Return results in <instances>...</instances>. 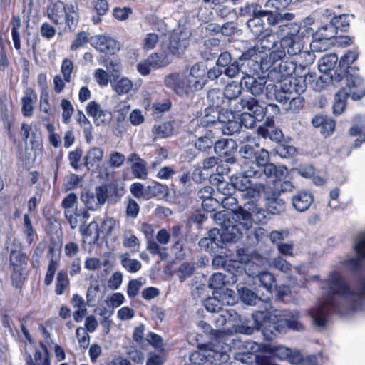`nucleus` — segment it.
<instances>
[{
	"label": "nucleus",
	"mask_w": 365,
	"mask_h": 365,
	"mask_svg": "<svg viewBox=\"0 0 365 365\" xmlns=\"http://www.w3.org/2000/svg\"><path fill=\"white\" fill-rule=\"evenodd\" d=\"M365 304V279L361 282L356 292L351 291L341 273L336 270L329 272L320 282L317 306L310 314L317 327H323L327 322L331 309L343 312L344 310L361 309Z\"/></svg>",
	"instance_id": "obj_1"
},
{
	"label": "nucleus",
	"mask_w": 365,
	"mask_h": 365,
	"mask_svg": "<svg viewBox=\"0 0 365 365\" xmlns=\"http://www.w3.org/2000/svg\"><path fill=\"white\" fill-rule=\"evenodd\" d=\"M272 315L277 318L279 316V311L267 309L265 311H257L253 313L252 315L253 327H248L245 334H251L254 329L263 327L264 335L271 339L272 336L267 333L271 328L274 329L279 333L286 332L287 329L297 331L304 330V326L299 320L300 313L298 311L293 310L285 312L282 318L277 320L272 318Z\"/></svg>",
	"instance_id": "obj_2"
},
{
	"label": "nucleus",
	"mask_w": 365,
	"mask_h": 365,
	"mask_svg": "<svg viewBox=\"0 0 365 365\" xmlns=\"http://www.w3.org/2000/svg\"><path fill=\"white\" fill-rule=\"evenodd\" d=\"M246 210L232 213V220L235 224L226 225L224 222L225 230L221 233L222 240L226 242L237 241L245 231L252 226V221L257 224L264 223L266 219L265 210L255 204L252 206L245 205Z\"/></svg>",
	"instance_id": "obj_3"
},
{
	"label": "nucleus",
	"mask_w": 365,
	"mask_h": 365,
	"mask_svg": "<svg viewBox=\"0 0 365 365\" xmlns=\"http://www.w3.org/2000/svg\"><path fill=\"white\" fill-rule=\"evenodd\" d=\"M312 74H305L304 76L287 77L279 81H273L274 84L275 99L285 103L288 102L289 97L297 93H303L307 88V82L312 80Z\"/></svg>",
	"instance_id": "obj_4"
},
{
	"label": "nucleus",
	"mask_w": 365,
	"mask_h": 365,
	"mask_svg": "<svg viewBox=\"0 0 365 365\" xmlns=\"http://www.w3.org/2000/svg\"><path fill=\"white\" fill-rule=\"evenodd\" d=\"M67 10L68 11L62 1L51 2L47 7V16L55 24H61L66 22L71 29L78 21L77 4L72 2L68 4Z\"/></svg>",
	"instance_id": "obj_5"
},
{
	"label": "nucleus",
	"mask_w": 365,
	"mask_h": 365,
	"mask_svg": "<svg viewBox=\"0 0 365 365\" xmlns=\"http://www.w3.org/2000/svg\"><path fill=\"white\" fill-rule=\"evenodd\" d=\"M238 118L240 126L247 128H253L257 121L263 120L265 115V109L254 98H250L245 103V109L242 110Z\"/></svg>",
	"instance_id": "obj_6"
},
{
	"label": "nucleus",
	"mask_w": 365,
	"mask_h": 365,
	"mask_svg": "<svg viewBox=\"0 0 365 365\" xmlns=\"http://www.w3.org/2000/svg\"><path fill=\"white\" fill-rule=\"evenodd\" d=\"M345 86L339 91L356 101L365 96L364 79L358 74L349 73L346 76Z\"/></svg>",
	"instance_id": "obj_7"
},
{
	"label": "nucleus",
	"mask_w": 365,
	"mask_h": 365,
	"mask_svg": "<svg viewBox=\"0 0 365 365\" xmlns=\"http://www.w3.org/2000/svg\"><path fill=\"white\" fill-rule=\"evenodd\" d=\"M205 352L207 363L213 365H220L227 362L230 359L229 346L227 344L217 341L205 344Z\"/></svg>",
	"instance_id": "obj_8"
},
{
	"label": "nucleus",
	"mask_w": 365,
	"mask_h": 365,
	"mask_svg": "<svg viewBox=\"0 0 365 365\" xmlns=\"http://www.w3.org/2000/svg\"><path fill=\"white\" fill-rule=\"evenodd\" d=\"M354 255H349L343 261L342 264L351 269L355 270L362 265L365 259V232L359 233L353 245Z\"/></svg>",
	"instance_id": "obj_9"
},
{
	"label": "nucleus",
	"mask_w": 365,
	"mask_h": 365,
	"mask_svg": "<svg viewBox=\"0 0 365 365\" xmlns=\"http://www.w3.org/2000/svg\"><path fill=\"white\" fill-rule=\"evenodd\" d=\"M242 85L236 83L228 84L223 92L226 99V107L231 110L241 112L245 109V103L248 100L240 98L239 96L242 92Z\"/></svg>",
	"instance_id": "obj_10"
},
{
	"label": "nucleus",
	"mask_w": 365,
	"mask_h": 365,
	"mask_svg": "<svg viewBox=\"0 0 365 365\" xmlns=\"http://www.w3.org/2000/svg\"><path fill=\"white\" fill-rule=\"evenodd\" d=\"M108 191L106 186H98L93 192H84L81 195V200L87 209L97 210L106 202Z\"/></svg>",
	"instance_id": "obj_11"
},
{
	"label": "nucleus",
	"mask_w": 365,
	"mask_h": 365,
	"mask_svg": "<svg viewBox=\"0 0 365 365\" xmlns=\"http://www.w3.org/2000/svg\"><path fill=\"white\" fill-rule=\"evenodd\" d=\"M87 114L93 118L96 126H106L112 120V114L96 101H90L86 106Z\"/></svg>",
	"instance_id": "obj_12"
},
{
	"label": "nucleus",
	"mask_w": 365,
	"mask_h": 365,
	"mask_svg": "<svg viewBox=\"0 0 365 365\" xmlns=\"http://www.w3.org/2000/svg\"><path fill=\"white\" fill-rule=\"evenodd\" d=\"M212 266L215 268L223 267L230 274H232L231 280L232 283L237 282V274L243 272L244 270L250 269L243 267L241 261L227 260L222 256H215L212 259Z\"/></svg>",
	"instance_id": "obj_13"
},
{
	"label": "nucleus",
	"mask_w": 365,
	"mask_h": 365,
	"mask_svg": "<svg viewBox=\"0 0 365 365\" xmlns=\"http://www.w3.org/2000/svg\"><path fill=\"white\" fill-rule=\"evenodd\" d=\"M242 172L236 175H232L230 178V181L233 183L235 190L237 189L242 192L253 183L250 178H260L259 175V171H255L254 170L250 169L247 165L242 163Z\"/></svg>",
	"instance_id": "obj_14"
},
{
	"label": "nucleus",
	"mask_w": 365,
	"mask_h": 365,
	"mask_svg": "<svg viewBox=\"0 0 365 365\" xmlns=\"http://www.w3.org/2000/svg\"><path fill=\"white\" fill-rule=\"evenodd\" d=\"M164 82L167 87L170 88L178 95L183 96L192 92L190 81L186 78L185 75L177 73H170L165 76Z\"/></svg>",
	"instance_id": "obj_15"
},
{
	"label": "nucleus",
	"mask_w": 365,
	"mask_h": 365,
	"mask_svg": "<svg viewBox=\"0 0 365 365\" xmlns=\"http://www.w3.org/2000/svg\"><path fill=\"white\" fill-rule=\"evenodd\" d=\"M260 349V345L252 341H247L243 344V349L235 354L236 360L244 364H251L255 361V365H257V361L260 358H267L264 356L255 354Z\"/></svg>",
	"instance_id": "obj_16"
},
{
	"label": "nucleus",
	"mask_w": 365,
	"mask_h": 365,
	"mask_svg": "<svg viewBox=\"0 0 365 365\" xmlns=\"http://www.w3.org/2000/svg\"><path fill=\"white\" fill-rule=\"evenodd\" d=\"M190 33L185 31H175L171 36L168 46L169 53L173 56L182 54L189 43Z\"/></svg>",
	"instance_id": "obj_17"
},
{
	"label": "nucleus",
	"mask_w": 365,
	"mask_h": 365,
	"mask_svg": "<svg viewBox=\"0 0 365 365\" xmlns=\"http://www.w3.org/2000/svg\"><path fill=\"white\" fill-rule=\"evenodd\" d=\"M279 195L280 192L278 190H267L264 193L266 208L272 215H279L285 211V201Z\"/></svg>",
	"instance_id": "obj_18"
},
{
	"label": "nucleus",
	"mask_w": 365,
	"mask_h": 365,
	"mask_svg": "<svg viewBox=\"0 0 365 365\" xmlns=\"http://www.w3.org/2000/svg\"><path fill=\"white\" fill-rule=\"evenodd\" d=\"M295 70V65L290 61H282L273 68L268 73V78L271 81H279L287 77H293L292 73Z\"/></svg>",
	"instance_id": "obj_19"
},
{
	"label": "nucleus",
	"mask_w": 365,
	"mask_h": 365,
	"mask_svg": "<svg viewBox=\"0 0 365 365\" xmlns=\"http://www.w3.org/2000/svg\"><path fill=\"white\" fill-rule=\"evenodd\" d=\"M93 46L103 53H114L120 49L119 43L113 38L106 36H98L93 38Z\"/></svg>",
	"instance_id": "obj_20"
},
{
	"label": "nucleus",
	"mask_w": 365,
	"mask_h": 365,
	"mask_svg": "<svg viewBox=\"0 0 365 365\" xmlns=\"http://www.w3.org/2000/svg\"><path fill=\"white\" fill-rule=\"evenodd\" d=\"M281 42L285 51L290 56L297 55L304 47L301 38L297 34H287Z\"/></svg>",
	"instance_id": "obj_21"
},
{
	"label": "nucleus",
	"mask_w": 365,
	"mask_h": 365,
	"mask_svg": "<svg viewBox=\"0 0 365 365\" xmlns=\"http://www.w3.org/2000/svg\"><path fill=\"white\" fill-rule=\"evenodd\" d=\"M222 204L224 207H227L231 211H227L226 213L223 212H217L215 215V220L216 221L220 220L219 222L222 225V232L221 233L225 230V227L223 226L224 222L226 223V225H232L235 224V222H230V218H232V213H235L233 212L234 207H236L237 205V200L236 198L232 197L231 195L224 197L222 198ZM236 212L235 213H237Z\"/></svg>",
	"instance_id": "obj_22"
},
{
	"label": "nucleus",
	"mask_w": 365,
	"mask_h": 365,
	"mask_svg": "<svg viewBox=\"0 0 365 365\" xmlns=\"http://www.w3.org/2000/svg\"><path fill=\"white\" fill-rule=\"evenodd\" d=\"M218 108L215 107H207L204 110V114L201 118H195L190 121L189 130L194 131L192 128L200 123L203 127H207L217 123Z\"/></svg>",
	"instance_id": "obj_23"
},
{
	"label": "nucleus",
	"mask_w": 365,
	"mask_h": 365,
	"mask_svg": "<svg viewBox=\"0 0 365 365\" xmlns=\"http://www.w3.org/2000/svg\"><path fill=\"white\" fill-rule=\"evenodd\" d=\"M313 201V195L306 191H300L292 197V207L299 212H306L310 207Z\"/></svg>",
	"instance_id": "obj_24"
},
{
	"label": "nucleus",
	"mask_w": 365,
	"mask_h": 365,
	"mask_svg": "<svg viewBox=\"0 0 365 365\" xmlns=\"http://www.w3.org/2000/svg\"><path fill=\"white\" fill-rule=\"evenodd\" d=\"M266 83L264 78H255L252 76H245L241 80V84L245 85L247 91L255 96H260L263 93Z\"/></svg>",
	"instance_id": "obj_25"
},
{
	"label": "nucleus",
	"mask_w": 365,
	"mask_h": 365,
	"mask_svg": "<svg viewBox=\"0 0 365 365\" xmlns=\"http://www.w3.org/2000/svg\"><path fill=\"white\" fill-rule=\"evenodd\" d=\"M64 215L66 220L68 221L71 229H76L77 227L81 228L90 217L88 212L84 209H75V210L71 212H64Z\"/></svg>",
	"instance_id": "obj_26"
},
{
	"label": "nucleus",
	"mask_w": 365,
	"mask_h": 365,
	"mask_svg": "<svg viewBox=\"0 0 365 365\" xmlns=\"http://www.w3.org/2000/svg\"><path fill=\"white\" fill-rule=\"evenodd\" d=\"M264 189V186L262 183H252L249 188L242 192V197L247 200L244 204L245 205L252 206L258 204L257 202L260 198L261 192Z\"/></svg>",
	"instance_id": "obj_27"
},
{
	"label": "nucleus",
	"mask_w": 365,
	"mask_h": 365,
	"mask_svg": "<svg viewBox=\"0 0 365 365\" xmlns=\"http://www.w3.org/2000/svg\"><path fill=\"white\" fill-rule=\"evenodd\" d=\"M188 74L190 78H193L195 90H201L207 82L205 65L203 63H195L190 67Z\"/></svg>",
	"instance_id": "obj_28"
},
{
	"label": "nucleus",
	"mask_w": 365,
	"mask_h": 365,
	"mask_svg": "<svg viewBox=\"0 0 365 365\" xmlns=\"http://www.w3.org/2000/svg\"><path fill=\"white\" fill-rule=\"evenodd\" d=\"M253 159L255 160H252V161H245L243 164L247 165L250 169L254 170L255 171L260 170L261 173H259V177L262 178V168L268 164L269 159V153L265 149H261L260 150L255 152Z\"/></svg>",
	"instance_id": "obj_29"
},
{
	"label": "nucleus",
	"mask_w": 365,
	"mask_h": 365,
	"mask_svg": "<svg viewBox=\"0 0 365 365\" xmlns=\"http://www.w3.org/2000/svg\"><path fill=\"white\" fill-rule=\"evenodd\" d=\"M237 320V315L233 309L221 310L214 318L216 328L218 329H223L226 325L232 326Z\"/></svg>",
	"instance_id": "obj_30"
},
{
	"label": "nucleus",
	"mask_w": 365,
	"mask_h": 365,
	"mask_svg": "<svg viewBox=\"0 0 365 365\" xmlns=\"http://www.w3.org/2000/svg\"><path fill=\"white\" fill-rule=\"evenodd\" d=\"M272 52L269 55V61L272 62V64L269 66H267L266 61L262 62L261 66L262 68L271 70L274 66H277V63L278 61H282L283 59L286 56V51L282 46V42L280 41L279 43H277L274 47H273Z\"/></svg>",
	"instance_id": "obj_31"
},
{
	"label": "nucleus",
	"mask_w": 365,
	"mask_h": 365,
	"mask_svg": "<svg viewBox=\"0 0 365 365\" xmlns=\"http://www.w3.org/2000/svg\"><path fill=\"white\" fill-rule=\"evenodd\" d=\"M322 73V75H321L316 80H314L316 74L312 73H308L307 74H312L313 77L312 80H311L310 82H307V86L309 85L312 89L317 91H320L329 81H340L341 78L339 74H338L337 77H334L332 75H329V73Z\"/></svg>",
	"instance_id": "obj_32"
},
{
	"label": "nucleus",
	"mask_w": 365,
	"mask_h": 365,
	"mask_svg": "<svg viewBox=\"0 0 365 365\" xmlns=\"http://www.w3.org/2000/svg\"><path fill=\"white\" fill-rule=\"evenodd\" d=\"M262 178H273L277 180H282L287 174V169L284 166L277 167L273 163H268L262 168Z\"/></svg>",
	"instance_id": "obj_33"
},
{
	"label": "nucleus",
	"mask_w": 365,
	"mask_h": 365,
	"mask_svg": "<svg viewBox=\"0 0 365 365\" xmlns=\"http://www.w3.org/2000/svg\"><path fill=\"white\" fill-rule=\"evenodd\" d=\"M86 297V303L89 307H94L101 298V288L97 279H91Z\"/></svg>",
	"instance_id": "obj_34"
},
{
	"label": "nucleus",
	"mask_w": 365,
	"mask_h": 365,
	"mask_svg": "<svg viewBox=\"0 0 365 365\" xmlns=\"http://www.w3.org/2000/svg\"><path fill=\"white\" fill-rule=\"evenodd\" d=\"M103 156V150L101 148L94 147L91 148L85 157V164L88 169L98 166L101 162Z\"/></svg>",
	"instance_id": "obj_35"
},
{
	"label": "nucleus",
	"mask_w": 365,
	"mask_h": 365,
	"mask_svg": "<svg viewBox=\"0 0 365 365\" xmlns=\"http://www.w3.org/2000/svg\"><path fill=\"white\" fill-rule=\"evenodd\" d=\"M113 89L118 95H124L129 93L133 87V83L127 77H122L120 78L114 79L111 82Z\"/></svg>",
	"instance_id": "obj_36"
},
{
	"label": "nucleus",
	"mask_w": 365,
	"mask_h": 365,
	"mask_svg": "<svg viewBox=\"0 0 365 365\" xmlns=\"http://www.w3.org/2000/svg\"><path fill=\"white\" fill-rule=\"evenodd\" d=\"M331 46V42L322 37V33L314 32L312 35V41L310 48L312 51L323 52L327 51Z\"/></svg>",
	"instance_id": "obj_37"
},
{
	"label": "nucleus",
	"mask_w": 365,
	"mask_h": 365,
	"mask_svg": "<svg viewBox=\"0 0 365 365\" xmlns=\"http://www.w3.org/2000/svg\"><path fill=\"white\" fill-rule=\"evenodd\" d=\"M207 99L209 103L208 107H215L218 109L221 106H226V99L222 91L218 89H212L208 91Z\"/></svg>",
	"instance_id": "obj_38"
},
{
	"label": "nucleus",
	"mask_w": 365,
	"mask_h": 365,
	"mask_svg": "<svg viewBox=\"0 0 365 365\" xmlns=\"http://www.w3.org/2000/svg\"><path fill=\"white\" fill-rule=\"evenodd\" d=\"M148 58L151 64V67H153L154 70L165 67L171 61L168 54L165 52L152 53Z\"/></svg>",
	"instance_id": "obj_39"
},
{
	"label": "nucleus",
	"mask_w": 365,
	"mask_h": 365,
	"mask_svg": "<svg viewBox=\"0 0 365 365\" xmlns=\"http://www.w3.org/2000/svg\"><path fill=\"white\" fill-rule=\"evenodd\" d=\"M122 244L124 247L130 249L134 252L140 250V242L137 236L130 230H125L123 232Z\"/></svg>",
	"instance_id": "obj_40"
},
{
	"label": "nucleus",
	"mask_w": 365,
	"mask_h": 365,
	"mask_svg": "<svg viewBox=\"0 0 365 365\" xmlns=\"http://www.w3.org/2000/svg\"><path fill=\"white\" fill-rule=\"evenodd\" d=\"M70 280L67 272L63 269L60 270L56 276L55 293L57 295H62L68 288Z\"/></svg>",
	"instance_id": "obj_41"
},
{
	"label": "nucleus",
	"mask_w": 365,
	"mask_h": 365,
	"mask_svg": "<svg viewBox=\"0 0 365 365\" xmlns=\"http://www.w3.org/2000/svg\"><path fill=\"white\" fill-rule=\"evenodd\" d=\"M119 259L123 268L130 273L137 272L141 268L140 262L130 258L128 253L120 255Z\"/></svg>",
	"instance_id": "obj_42"
},
{
	"label": "nucleus",
	"mask_w": 365,
	"mask_h": 365,
	"mask_svg": "<svg viewBox=\"0 0 365 365\" xmlns=\"http://www.w3.org/2000/svg\"><path fill=\"white\" fill-rule=\"evenodd\" d=\"M338 61V56L335 53H330L323 56L319 62L318 67L322 73H328L333 69Z\"/></svg>",
	"instance_id": "obj_43"
},
{
	"label": "nucleus",
	"mask_w": 365,
	"mask_h": 365,
	"mask_svg": "<svg viewBox=\"0 0 365 365\" xmlns=\"http://www.w3.org/2000/svg\"><path fill=\"white\" fill-rule=\"evenodd\" d=\"M174 122H165L158 125H154L152 132L158 138H168L175 131Z\"/></svg>",
	"instance_id": "obj_44"
},
{
	"label": "nucleus",
	"mask_w": 365,
	"mask_h": 365,
	"mask_svg": "<svg viewBox=\"0 0 365 365\" xmlns=\"http://www.w3.org/2000/svg\"><path fill=\"white\" fill-rule=\"evenodd\" d=\"M80 232L84 237H91L93 242L98 240L100 236V228L96 222L92 221L88 226H81Z\"/></svg>",
	"instance_id": "obj_45"
},
{
	"label": "nucleus",
	"mask_w": 365,
	"mask_h": 365,
	"mask_svg": "<svg viewBox=\"0 0 365 365\" xmlns=\"http://www.w3.org/2000/svg\"><path fill=\"white\" fill-rule=\"evenodd\" d=\"M214 190L210 186H205L201 188L197 192L198 198L201 199L202 206L206 210H212V207H208V202L217 203V200L212 197Z\"/></svg>",
	"instance_id": "obj_46"
},
{
	"label": "nucleus",
	"mask_w": 365,
	"mask_h": 365,
	"mask_svg": "<svg viewBox=\"0 0 365 365\" xmlns=\"http://www.w3.org/2000/svg\"><path fill=\"white\" fill-rule=\"evenodd\" d=\"M236 143L232 139H222L217 141L214 145L215 152L220 155H227L230 149L235 148Z\"/></svg>",
	"instance_id": "obj_47"
},
{
	"label": "nucleus",
	"mask_w": 365,
	"mask_h": 365,
	"mask_svg": "<svg viewBox=\"0 0 365 365\" xmlns=\"http://www.w3.org/2000/svg\"><path fill=\"white\" fill-rule=\"evenodd\" d=\"M215 292V296L208 297L204 303L205 309L210 312H219L222 309V306L225 304L224 301L220 297V294Z\"/></svg>",
	"instance_id": "obj_48"
},
{
	"label": "nucleus",
	"mask_w": 365,
	"mask_h": 365,
	"mask_svg": "<svg viewBox=\"0 0 365 365\" xmlns=\"http://www.w3.org/2000/svg\"><path fill=\"white\" fill-rule=\"evenodd\" d=\"M37 96L34 91L27 92L26 96L22 98V112L26 117H30L33 114V103L36 100Z\"/></svg>",
	"instance_id": "obj_49"
},
{
	"label": "nucleus",
	"mask_w": 365,
	"mask_h": 365,
	"mask_svg": "<svg viewBox=\"0 0 365 365\" xmlns=\"http://www.w3.org/2000/svg\"><path fill=\"white\" fill-rule=\"evenodd\" d=\"M255 279L260 282L268 293H271L272 289L275 287V278L270 272H261L255 277Z\"/></svg>",
	"instance_id": "obj_50"
},
{
	"label": "nucleus",
	"mask_w": 365,
	"mask_h": 365,
	"mask_svg": "<svg viewBox=\"0 0 365 365\" xmlns=\"http://www.w3.org/2000/svg\"><path fill=\"white\" fill-rule=\"evenodd\" d=\"M258 134L264 138H269L274 141H279L282 138V133L278 129L272 127V128L259 126L257 129Z\"/></svg>",
	"instance_id": "obj_51"
},
{
	"label": "nucleus",
	"mask_w": 365,
	"mask_h": 365,
	"mask_svg": "<svg viewBox=\"0 0 365 365\" xmlns=\"http://www.w3.org/2000/svg\"><path fill=\"white\" fill-rule=\"evenodd\" d=\"M262 18V16H254L247 22V27L257 37L259 36L264 30V23Z\"/></svg>",
	"instance_id": "obj_52"
},
{
	"label": "nucleus",
	"mask_w": 365,
	"mask_h": 365,
	"mask_svg": "<svg viewBox=\"0 0 365 365\" xmlns=\"http://www.w3.org/2000/svg\"><path fill=\"white\" fill-rule=\"evenodd\" d=\"M160 41V36L154 32L145 34L142 40V48L144 51H148L154 49Z\"/></svg>",
	"instance_id": "obj_53"
},
{
	"label": "nucleus",
	"mask_w": 365,
	"mask_h": 365,
	"mask_svg": "<svg viewBox=\"0 0 365 365\" xmlns=\"http://www.w3.org/2000/svg\"><path fill=\"white\" fill-rule=\"evenodd\" d=\"M59 266V259L52 257L49 261L46 276L44 278V284L46 286H50L53 280L55 273Z\"/></svg>",
	"instance_id": "obj_54"
},
{
	"label": "nucleus",
	"mask_w": 365,
	"mask_h": 365,
	"mask_svg": "<svg viewBox=\"0 0 365 365\" xmlns=\"http://www.w3.org/2000/svg\"><path fill=\"white\" fill-rule=\"evenodd\" d=\"M9 261L13 269L18 273L21 267L26 263L27 258L22 252H14V254H9Z\"/></svg>",
	"instance_id": "obj_55"
},
{
	"label": "nucleus",
	"mask_w": 365,
	"mask_h": 365,
	"mask_svg": "<svg viewBox=\"0 0 365 365\" xmlns=\"http://www.w3.org/2000/svg\"><path fill=\"white\" fill-rule=\"evenodd\" d=\"M34 358L38 365H50L48 349L43 343H41V349L36 350Z\"/></svg>",
	"instance_id": "obj_56"
},
{
	"label": "nucleus",
	"mask_w": 365,
	"mask_h": 365,
	"mask_svg": "<svg viewBox=\"0 0 365 365\" xmlns=\"http://www.w3.org/2000/svg\"><path fill=\"white\" fill-rule=\"evenodd\" d=\"M269 266L283 273H289L292 269V264L281 256L274 257L271 260Z\"/></svg>",
	"instance_id": "obj_57"
},
{
	"label": "nucleus",
	"mask_w": 365,
	"mask_h": 365,
	"mask_svg": "<svg viewBox=\"0 0 365 365\" xmlns=\"http://www.w3.org/2000/svg\"><path fill=\"white\" fill-rule=\"evenodd\" d=\"M347 98L348 96L340 91L336 93L333 104V113L335 115H339L344 112L346 107V99Z\"/></svg>",
	"instance_id": "obj_58"
},
{
	"label": "nucleus",
	"mask_w": 365,
	"mask_h": 365,
	"mask_svg": "<svg viewBox=\"0 0 365 365\" xmlns=\"http://www.w3.org/2000/svg\"><path fill=\"white\" fill-rule=\"evenodd\" d=\"M205 344L199 346L198 350L195 351L190 354V361L195 364L207 363V357L205 354Z\"/></svg>",
	"instance_id": "obj_59"
},
{
	"label": "nucleus",
	"mask_w": 365,
	"mask_h": 365,
	"mask_svg": "<svg viewBox=\"0 0 365 365\" xmlns=\"http://www.w3.org/2000/svg\"><path fill=\"white\" fill-rule=\"evenodd\" d=\"M61 107L62 109V120L64 123H68L71 118L73 113L74 108L70 101L67 99H62L61 102Z\"/></svg>",
	"instance_id": "obj_60"
},
{
	"label": "nucleus",
	"mask_w": 365,
	"mask_h": 365,
	"mask_svg": "<svg viewBox=\"0 0 365 365\" xmlns=\"http://www.w3.org/2000/svg\"><path fill=\"white\" fill-rule=\"evenodd\" d=\"M234 113L235 110H231L228 107H223L222 109H218L217 123L220 126H222L228 122V120H233L235 118Z\"/></svg>",
	"instance_id": "obj_61"
},
{
	"label": "nucleus",
	"mask_w": 365,
	"mask_h": 365,
	"mask_svg": "<svg viewBox=\"0 0 365 365\" xmlns=\"http://www.w3.org/2000/svg\"><path fill=\"white\" fill-rule=\"evenodd\" d=\"M262 9V6L257 3L247 4L240 9V14L241 16H259Z\"/></svg>",
	"instance_id": "obj_62"
},
{
	"label": "nucleus",
	"mask_w": 365,
	"mask_h": 365,
	"mask_svg": "<svg viewBox=\"0 0 365 365\" xmlns=\"http://www.w3.org/2000/svg\"><path fill=\"white\" fill-rule=\"evenodd\" d=\"M316 32L322 33V38L329 41H331V39L334 38L337 34L336 29L333 26V24H331L330 22L329 24H326L324 26H322L317 29Z\"/></svg>",
	"instance_id": "obj_63"
},
{
	"label": "nucleus",
	"mask_w": 365,
	"mask_h": 365,
	"mask_svg": "<svg viewBox=\"0 0 365 365\" xmlns=\"http://www.w3.org/2000/svg\"><path fill=\"white\" fill-rule=\"evenodd\" d=\"M194 272V267L189 263H183L180 264L177 271V275L180 282L182 283L188 277H191Z\"/></svg>",
	"instance_id": "obj_64"
}]
</instances>
